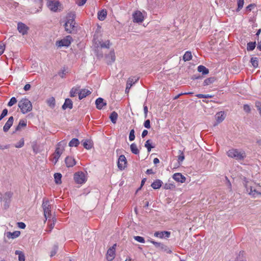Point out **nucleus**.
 <instances>
[{
    "instance_id": "72a5a7b5",
    "label": "nucleus",
    "mask_w": 261,
    "mask_h": 261,
    "mask_svg": "<svg viewBox=\"0 0 261 261\" xmlns=\"http://www.w3.org/2000/svg\"><path fill=\"white\" fill-rule=\"evenodd\" d=\"M83 146L87 149H90L93 147V144L90 140L87 139L83 142Z\"/></svg>"
},
{
    "instance_id": "ddd939ff",
    "label": "nucleus",
    "mask_w": 261,
    "mask_h": 261,
    "mask_svg": "<svg viewBox=\"0 0 261 261\" xmlns=\"http://www.w3.org/2000/svg\"><path fill=\"white\" fill-rule=\"evenodd\" d=\"M133 21L134 22L140 23L142 22L144 20V17L142 13L139 11H137L133 14Z\"/></svg>"
},
{
    "instance_id": "a18cd8bd",
    "label": "nucleus",
    "mask_w": 261,
    "mask_h": 261,
    "mask_svg": "<svg viewBox=\"0 0 261 261\" xmlns=\"http://www.w3.org/2000/svg\"><path fill=\"white\" fill-rule=\"evenodd\" d=\"M175 188V185L172 183H166L164 186V189L166 190L173 189Z\"/></svg>"
},
{
    "instance_id": "cd10ccee",
    "label": "nucleus",
    "mask_w": 261,
    "mask_h": 261,
    "mask_svg": "<svg viewBox=\"0 0 261 261\" xmlns=\"http://www.w3.org/2000/svg\"><path fill=\"white\" fill-rule=\"evenodd\" d=\"M197 70L199 72L202 73L203 75H206L209 73L208 69L203 65L198 66Z\"/></svg>"
},
{
    "instance_id": "39448f33",
    "label": "nucleus",
    "mask_w": 261,
    "mask_h": 261,
    "mask_svg": "<svg viewBox=\"0 0 261 261\" xmlns=\"http://www.w3.org/2000/svg\"><path fill=\"white\" fill-rule=\"evenodd\" d=\"M42 207L43 209L44 216L46 220L48 218L51 216V205L49 204V200L45 198L43 200Z\"/></svg>"
},
{
    "instance_id": "b1692460",
    "label": "nucleus",
    "mask_w": 261,
    "mask_h": 261,
    "mask_svg": "<svg viewBox=\"0 0 261 261\" xmlns=\"http://www.w3.org/2000/svg\"><path fill=\"white\" fill-rule=\"evenodd\" d=\"M163 184V182L160 179L155 180L151 185V187L154 190L160 189Z\"/></svg>"
},
{
    "instance_id": "09e8293b",
    "label": "nucleus",
    "mask_w": 261,
    "mask_h": 261,
    "mask_svg": "<svg viewBox=\"0 0 261 261\" xmlns=\"http://www.w3.org/2000/svg\"><path fill=\"white\" fill-rule=\"evenodd\" d=\"M17 102V99L15 97H12L8 103V106L11 107Z\"/></svg>"
},
{
    "instance_id": "bb28decb",
    "label": "nucleus",
    "mask_w": 261,
    "mask_h": 261,
    "mask_svg": "<svg viewBox=\"0 0 261 261\" xmlns=\"http://www.w3.org/2000/svg\"><path fill=\"white\" fill-rule=\"evenodd\" d=\"M107 15V11L102 10L98 12L97 17L99 20L102 21L106 19Z\"/></svg>"
},
{
    "instance_id": "5fc2aeb1",
    "label": "nucleus",
    "mask_w": 261,
    "mask_h": 261,
    "mask_svg": "<svg viewBox=\"0 0 261 261\" xmlns=\"http://www.w3.org/2000/svg\"><path fill=\"white\" fill-rule=\"evenodd\" d=\"M255 107L257 108V110L258 111L260 116H261V102L256 101Z\"/></svg>"
},
{
    "instance_id": "f03ea898",
    "label": "nucleus",
    "mask_w": 261,
    "mask_h": 261,
    "mask_svg": "<svg viewBox=\"0 0 261 261\" xmlns=\"http://www.w3.org/2000/svg\"><path fill=\"white\" fill-rule=\"evenodd\" d=\"M67 142L64 140L59 142L56 146V150L54 153V159L55 160V164H56L58 162L61 155L62 154L64 150V148L66 146Z\"/></svg>"
},
{
    "instance_id": "4c0bfd02",
    "label": "nucleus",
    "mask_w": 261,
    "mask_h": 261,
    "mask_svg": "<svg viewBox=\"0 0 261 261\" xmlns=\"http://www.w3.org/2000/svg\"><path fill=\"white\" fill-rule=\"evenodd\" d=\"M80 144L79 140L76 138L72 139L69 143L70 147H77Z\"/></svg>"
},
{
    "instance_id": "412c9836",
    "label": "nucleus",
    "mask_w": 261,
    "mask_h": 261,
    "mask_svg": "<svg viewBox=\"0 0 261 261\" xmlns=\"http://www.w3.org/2000/svg\"><path fill=\"white\" fill-rule=\"evenodd\" d=\"M73 107L72 101L69 98L65 99V102L63 105L62 108L63 110H66L67 108L71 109Z\"/></svg>"
},
{
    "instance_id": "603ef678",
    "label": "nucleus",
    "mask_w": 261,
    "mask_h": 261,
    "mask_svg": "<svg viewBox=\"0 0 261 261\" xmlns=\"http://www.w3.org/2000/svg\"><path fill=\"white\" fill-rule=\"evenodd\" d=\"M134 239L140 242V243H145V239L143 237H140V236H135L134 237Z\"/></svg>"
},
{
    "instance_id": "58836bf2",
    "label": "nucleus",
    "mask_w": 261,
    "mask_h": 261,
    "mask_svg": "<svg viewBox=\"0 0 261 261\" xmlns=\"http://www.w3.org/2000/svg\"><path fill=\"white\" fill-rule=\"evenodd\" d=\"M192 56L191 51H187L183 56V60L185 61H189L192 59Z\"/></svg>"
},
{
    "instance_id": "c85d7f7f",
    "label": "nucleus",
    "mask_w": 261,
    "mask_h": 261,
    "mask_svg": "<svg viewBox=\"0 0 261 261\" xmlns=\"http://www.w3.org/2000/svg\"><path fill=\"white\" fill-rule=\"evenodd\" d=\"M12 195L13 193L11 192H7L5 194L3 199L5 203H10Z\"/></svg>"
},
{
    "instance_id": "4be33fe9",
    "label": "nucleus",
    "mask_w": 261,
    "mask_h": 261,
    "mask_svg": "<svg viewBox=\"0 0 261 261\" xmlns=\"http://www.w3.org/2000/svg\"><path fill=\"white\" fill-rule=\"evenodd\" d=\"M27 120L26 119H21L20 120L18 125L16 127L15 130L13 132V134L15 133L17 131H19L21 127H24L27 126Z\"/></svg>"
},
{
    "instance_id": "a878e982",
    "label": "nucleus",
    "mask_w": 261,
    "mask_h": 261,
    "mask_svg": "<svg viewBox=\"0 0 261 261\" xmlns=\"http://www.w3.org/2000/svg\"><path fill=\"white\" fill-rule=\"evenodd\" d=\"M96 42L95 44H97V47L100 46L101 48H109L110 46V40H108L105 42H101L100 41Z\"/></svg>"
},
{
    "instance_id": "20e7f679",
    "label": "nucleus",
    "mask_w": 261,
    "mask_h": 261,
    "mask_svg": "<svg viewBox=\"0 0 261 261\" xmlns=\"http://www.w3.org/2000/svg\"><path fill=\"white\" fill-rule=\"evenodd\" d=\"M227 155L237 160H243L246 158V153L244 151H239L238 149L234 148L229 149L227 152Z\"/></svg>"
},
{
    "instance_id": "9d476101",
    "label": "nucleus",
    "mask_w": 261,
    "mask_h": 261,
    "mask_svg": "<svg viewBox=\"0 0 261 261\" xmlns=\"http://www.w3.org/2000/svg\"><path fill=\"white\" fill-rule=\"evenodd\" d=\"M127 160L124 155L119 156L118 160V168L121 170H124L126 167Z\"/></svg>"
},
{
    "instance_id": "3c124183",
    "label": "nucleus",
    "mask_w": 261,
    "mask_h": 261,
    "mask_svg": "<svg viewBox=\"0 0 261 261\" xmlns=\"http://www.w3.org/2000/svg\"><path fill=\"white\" fill-rule=\"evenodd\" d=\"M179 152L180 153V154L178 156V163H180L182 162L185 159V155L184 152L181 150H179Z\"/></svg>"
},
{
    "instance_id": "a19ab883",
    "label": "nucleus",
    "mask_w": 261,
    "mask_h": 261,
    "mask_svg": "<svg viewBox=\"0 0 261 261\" xmlns=\"http://www.w3.org/2000/svg\"><path fill=\"white\" fill-rule=\"evenodd\" d=\"M48 105L51 108H54L55 106V99L54 97H50L47 100Z\"/></svg>"
},
{
    "instance_id": "e2e57ef3",
    "label": "nucleus",
    "mask_w": 261,
    "mask_h": 261,
    "mask_svg": "<svg viewBox=\"0 0 261 261\" xmlns=\"http://www.w3.org/2000/svg\"><path fill=\"white\" fill-rule=\"evenodd\" d=\"M143 109H144V116H145V118H146L147 116L148 108L146 106L144 105Z\"/></svg>"
},
{
    "instance_id": "2f4dec72",
    "label": "nucleus",
    "mask_w": 261,
    "mask_h": 261,
    "mask_svg": "<svg viewBox=\"0 0 261 261\" xmlns=\"http://www.w3.org/2000/svg\"><path fill=\"white\" fill-rule=\"evenodd\" d=\"M256 42H249L247 44V51H252L256 47Z\"/></svg>"
},
{
    "instance_id": "de8ad7c7",
    "label": "nucleus",
    "mask_w": 261,
    "mask_h": 261,
    "mask_svg": "<svg viewBox=\"0 0 261 261\" xmlns=\"http://www.w3.org/2000/svg\"><path fill=\"white\" fill-rule=\"evenodd\" d=\"M135 139V130L134 129H132L130 130L129 135V140L130 141H133Z\"/></svg>"
},
{
    "instance_id": "680f3d73",
    "label": "nucleus",
    "mask_w": 261,
    "mask_h": 261,
    "mask_svg": "<svg viewBox=\"0 0 261 261\" xmlns=\"http://www.w3.org/2000/svg\"><path fill=\"white\" fill-rule=\"evenodd\" d=\"M8 114V110L7 109H5L3 110L2 114H1V116L2 117H5L7 116Z\"/></svg>"
},
{
    "instance_id": "a211bd4d",
    "label": "nucleus",
    "mask_w": 261,
    "mask_h": 261,
    "mask_svg": "<svg viewBox=\"0 0 261 261\" xmlns=\"http://www.w3.org/2000/svg\"><path fill=\"white\" fill-rule=\"evenodd\" d=\"M173 178L177 182L184 183L186 181V177L180 173H176L173 175Z\"/></svg>"
},
{
    "instance_id": "5701e85b",
    "label": "nucleus",
    "mask_w": 261,
    "mask_h": 261,
    "mask_svg": "<svg viewBox=\"0 0 261 261\" xmlns=\"http://www.w3.org/2000/svg\"><path fill=\"white\" fill-rule=\"evenodd\" d=\"M20 234V232L19 231H15L13 232L8 231L7 232L6 235L8 239H14L18 237Z\"/></svg>"
},
{
    "instance_id": "e433bc0d",
    "label": "nucleus",
    "mask_w": 261,
    "mask_h": 261,
    "mask_svg": "<svg viewBox=\"0 0 261 261\" xmlns=\"http://www.w3.org/2000/svg\"><path fill=\"white\" fill-rule=\"evenodd\" d=\"M250 63L254 68L258 66V59L257 57H252L250 59Z\"/></svg>"
},
{
    "instance_id": "7c9ffc66",
    "label": "nucleus",
    "mask_w": 261,
    "mask_h": 261,
    "mask_svg": "<svg viewBox=\"0 0 261 261\" xmlns=\"http://www.w3.org/2000/svg\"><path fill=\"white\" fill-rule=\"evenodd\" d=\"M62 174L60 173H56L54 174L55 182L57 185H60L62 183Z\"/></svg>"
},
{
    "instance_id": "f704fd0d",
    "label": "nucleus",
    "mask_w": 261,
    "mask_h": 261,
    "mask_svg": "<svg viewBox=\"0 0 261 261\" xmlns=\"http://www.w3.org/2000/svg\"><path fill=\"white\" fill-rule=\"evenodd\" d=\"M15 254L16 255H18L19 261H24L25 260L24 254L21 251L16 250L15 251Z\"/></svg>"
},
{
    "instance_id": "aec40b11",
    "label": "nucleus",
    "mask_w": 261,
    "mask_h": 261,
    "mask_svg": "<svg viewBox=\"0 0 261 261\" xmlns=\"http://www.w3.org/2000/svg\"><path fill=\"white\" fill-rule=\"evenodd\" d=\"M91 93V92L90 90L86 89H83L79 93V98L80 100H81L87 96L90 95Z\"/></svg>"
},
{
    "instance_id": "864d4df0",
    "label": "nucleus",
    "mask_w": 261,
    "mask_h": 261,
    "mask_svg": "<svg viewBox=\"0 0 261 261\" xmlns=\"http://www.w3.org/2000/svg\"><path fill=\"white\" fill-rule=\"evenodd\" d=\"M138 80V79H136L135 82H133V79L131 77L128 78L127 81L126 85L128 86H130V88L132 86L133 84H135L137 81Z\"/></svg>"
},
{
    "instance_id": "4d7b16f0",
    "label": "nucleus",
    "mask_w": 261,
    "mask_h": 261,
    "mask_svg": "<svg viewBox=\"0 0 261 261\" xmlns=\"http://www.w3.org/2000/svg\"><path fill=\"white\" fill-rule=\"evenodd\" d=\"M144 126L146 128H150V121L149 119L146 120L144 123Z\"/></svg>"
},
{
    "instance_id": "13d9d810",
    "label": "nucleus",
    "mask_w": 261,
    "mask_h": 261,
    "mask_svg": "<svg viewBox=\"0 0 261 261\" xmlns=\"http://www.w3.org/2000/svg\"><path fill=\"white\" fill-rule=\"evenodd\" d=\"M255 7V5L254 4H251L249 5L246 8L247 11H251L252 9Z\"/></svg>"
},
{
    "instance_id": "9b49d317",
    "label": "nucleus",
    "mask_w": 261,
    "mask_h": 261,
    "mask_svg": "<svg viewBox=\"0 0 261 261\" xmlns=\"http://www.w3.org/2000/svg\"><path fill=\"white\" fill-rule=\"evenodd\" d=\"M29 29V28L24 23L21 22H19L17 23V30L22 35L27 34Z\"/></svg>"
},
{
    "instance_id": "79ce46f5",
    "label": "nucleus",
    "mask_w": 261,
    "mask_h": 261,
    "mask_svg": "<svg viewBox=\"0 0 261 261\" xmlns=\"http://www.w3.org/2000/svg\"><path fill=\"white\" fill-rule=\"evenodd\" d=\"M249 194L251 195H252L254 197H255L257 195H261L260 192L257 191L255 189L253 190V189L251 187H250V191Z\"/></svg>"
},
{
    "instance_id": "49530a36",
    "label": "nucleus",
    "mask_w": 261,
    "mask_h": 261,
    "mask_svg": "<svg viewBox=\"0 0 261 261\" xmlns=\"http://www.w3.org/2000/svg\"><path fill=\"white\" fill-rule=\"evenodd\" d=\"M58 249V245L57 244H55L53 246V249L50 253L51 257H53V256L55 255V254L57 253Z\"/></svg>"
},
{
    "instance_id": "774afa93",
    "label": "nucleus",
    "mask_w": 261,
    "mask_h": 261,
    "mask_svg": "<svg viewBox=\"0 0 261 261\" xmlns=\"http://www.w3.org/2000/svg\"><path fill=\"white\" fill-rule=\"evenodd\" d=\"M5 45H0V53L1 55H2L5 50Z\"/></svg>"
},
{
    "instance_id": "c756f323",
    "label": "nucleus",
    "mask_w": 261,
    "mask_h": 261,
    "mask_svg": "<svg viewBox=\"0 0 261 261\" xmlns=\"http://www.w3.org/2000/svg\"><path fill=\"white\" fill-rule=\"evenodd\" d=\"M118 114L115 111L112 112L111 113V114H110L109 118H110L111 122L113 124H115L116 123V121H117V120L118 118Z\"/></svg>"
},
{
    "instance_id": "393cba45",
    "label": "nucleus",
    "mask_w": 261,
    "mask_h": 261,
    "mask_svg": "<svg viewBox=\"0 0 261 261\" xmlns=\"http://www.w3.org/2000/svg\"><path fill=\"white\" fill-rule=\"evenodd\" d=\"M106 58L110 59L111 60L108 61V64H112V63L114 62L116 59L114 50L113 49L111 50L110 53L108 55H107Z\"/></svg>"
},
{
    "instance_id": "1a4fd4ad",
    "label": "nucleus",
    "mask_w": 261,
    "mask_h": 261,
    "mask_svg": "<svg viewBox=\"0 0 261 261\" xmlns=\"http://www.w3.org/2000/svg\"><path fill=\"white\" fill-rule=\"evenodd\" d=\"M116 244H115L110 247L107 251L106 254L107 259L109 261H112L115 256V250H116Z\"/></svg>"
},
{
    "instance_id": "0e129e2a",
    "label": "nucleus",
    "mask_w": 261,
    "mask_h": 261,
    "mask_svg": "<svg viewBox=\"0 0 261 261\" xmlns=\"http://www.w3.org/2000/svg\"><path fill=\"white\" fill-rule=\"evenodd\" d=\"M86 1L87 0H80V1L77 3V4L78 6H82L86 3Z\"/></svg>"
},
{
    "instance_id": "7ed1b4c3",
    "label": "nucleus",
    "mask_w": 261,
    "mask_h": 261,
    "mask_svg": "<svg viewBox=\"0 0 261 261\" xmlns=\"http://www.w3.org/2000/svg\"><path fill=\"white\" fill-rule=\"evenodd\" d=\"M18 107L23 114L30 112L32 110L31 102L27 98H22L18 103Z\"/></svg>"
},
{
    "instance_id": "0eeeda50",
    "label": "nucleus",
    "mask_w": 261,
    "mask_h": 261,
    "mask_svg": "<svg viewBox=\"0 0 261 261\" xmlns=\"http://www.w3.org/2000/svg\"><path fill=\"white\" fill-rule=\"evenodd\" d=\"M72 37L70 36H67L66 38L61 39L56 42V45L59 47L66 46L68 47L71 44Z\"/></svg>"
},
{
    "instance_id": "4468645a",
    "label": "nucleus",
    "mask_w": 261,
    "mask_h": 261,
    "mask_svg": "<svg viewBox=\"0 0 261 261\" xmlns=\"http://www.w3.org/2000/svg\"><path fill=\"white\" fill-rule=\"evenodd\" d=\"M170 232L168 231H156L154 236L156 237L163 238H168L170 236Z\"/></svg>"
},
{
    "instance_id": "6e6552de",
    "label": "nucleus",
    "mask_w": 261,
    "mask_h": 261,
    "mask_svg": "<svg viewBox=\"0 0 261 261\" xmlns=\"http://www.w3.org/2000/svg\"><path fill=\"white\" fill-rule=\"evenodd\" d=\"M74 179L75 181L80 184H83L86 181L85 174L83 172H77L74 174Z\"/></svg>"
},
{
    "instance_id": "6e6d98bb",
    "label": "nucleus",
    "mask_w": 261,
    "mask_h": 261,
    "mask_svg": "<svg viewBox=\"0 0 261 261\" xmlns=\"http://www.w3.org/2000/svg\"><path fill=\"white\" fill-rule=\"evenodd\" d=\"M193 93L192 92H186V93H179L178 94V95H177L176 96H175L174 97V99L175 100V99H178L181 95H190V94H192Z\"/></svg>"
},
{
    "instance_id": "473e14b6",
    "label": "nucleus",
    "mask_w": 261,
    "mask_h": 261,
    "mask_svg": "<svg viewBox=\"0 0 261 261\" xmlns=\"http://www.w3.org/2000/svg\"><path fill=\"white\" fill-rule=\"evenodd\" d=\"M216 79L215 77H210L207 78L203 82V86H208L211 84L213 83L216 81Z\"/></svg>"
},
{
    "instance_id": "338daca9",
    "label": "nucleus",
    "mask_w": 261,
    "mask_h": 261,
    "mask_svg": "<svg viewBox=\"0 0 261 261\" xmlns=\"http://www.w3.org/2000/svg\"><path fill=\"white\" fill-rule=\"evenodd\" d=\"M31 87V85H30V84H26V85L24 86V88H23V89H24L25 91H28V90H29L30 89Z\"/></svg>"
},
{
    "instance_id": "69168bd1",
    "label": "nucleus",
    "mask_w": 261,
    "mask_h": 261,
    "mask_svg": "<svg viewBox=\"0 0 261 261\" xmlns=\"http://www.w3.org/2000/svg\"><path fill=\"white\" fill-rule=\"evenodd\" d=\"M59 75L62 77L63 78L64 76V75H65V69H63L61 71L59 72Z\"/></svg>"
},
{
    "instance_id": "423d86ee",
    "label": "nucleus",
    "mask_w": 261,
    "mask_h": 261,
    "mask_svg": "<svg viewBox=\"0 0 261 261\" xmlns=\"http://www.w3.org/2000/svg\"><path fill=\"white\" fill-rule=\"evenodd\" d=\"M150 242L153 244L156 248L162 251L166 252L167 253H171L172 252L171 250L163 243L156 242L154 241H150Z\"/></svg>"
},
{
    "instance_id": "2eb2a0df",
    "label": "nucleus",
    "mask_w": 261,
    "mask_h": 261,
    "mask_svg": "<svg viewBox=\"0 0 261 261\" xmlns=\"http://www.w3.org/2000/svg\"><path fill=\"white\" fill-rule=\"evenodd\" d=\"M65 163L67 167H72L76 164V161L75 159L71 156H67L65 159Z\"/></svg>"
},
{
    "instance_id": "ea45409f",
    "label": "nucleus",
    "mask_w": 261,
    "mask_h": 261,
    "mask_svg": "<svg viewBox=\"0 0 261 261\" xmlns=\"http://www.w3.org/2000/svg\"><path fill=\"white\" fill-rule=\"evenodd\" d=\"M144 146L147 148L148 152H150L151 149L154 147V146H152L151 144V140H147L145 143Z\"/></svg>"
},
{
    "instance_id": "6ab92c4d",
    "label": "nucleus",
    "mask_w": 261,
    "mask_h": 261,
    "mask_svg": "<svg viewBox=\"0 0 261 261\" xmlns=\"http://www.w3.org/2000/svg\"><path fill=\"white\" fill-rule=\"evenodd\" d=\"M225 117V116L223 111H220L217 113L215 115V119L217 121V124H215L214 125H216L217 124L222 122L224 120Z\"/></svg>"
},
{
    "instance_id": "c03bdc74",
    "label": "nucleus",
    "mask_w": 261,
    "mask_h": 261,
    "mask_svg": "<svg viewBox=\"0 0 261 261\" xmlns=\"http://www.w3.org/2000/svg\"><path fill=\"white\" fill-rule=\"evenodd\" d=\"M238 8L236 10L237 12H239L241 10L244 5V0H237Z\"/></svg>"
},
{
    "instance_id": "37998d69",
    "label": "nucleus",
    "mask_w": 261,
    "mask_h": 261,
    "mask_svg": "<svg viewBox=\"0 0 261 261\" xmlns=\"http://www.w3.org/2000/svg\"><path fill=\"white\" fill-rule=\"evenodd\" d=\"M79 90V87L72 88L70 91V96L71 97H74L76 96Z\"/></svg>"
},
{
    "instance_id": "bf43d9fd",
    "label": "nucleus",
    "mask_w": 261,
    "mask_h": 261,
    "mask_svg": "<svg viewBox=\"0 0 261 261\" xmlns=\"http://www.w3.org/2000/svg\"><path fill=\"white\" fill-rule=\"evenodd\" d=\"M243 109L247 113H249L251 111L250 108L248 105H244L243 106Z\"/></svg>"
},
{
    "instance_id": "052dcab7",
    "label": "nucleus",
    "mask_w": 261,
    "mask_h": 261,
    "mask_svg": "<svg viewBox=\"0 0 261 261\" xmlns=\"http://www.w3.org/2000/svg\"><path fill=\"white\" fill-rule=\"evenodd\" d=\"M18 227H19L21 229H24L26 225L23 222H18L17 223Z\"/></svg>"
},
{
    "instance_id": "f3484780",
    "label": "nucleus",
    "mask_w": 261,
    "mask_h": 261,
    "mask_svg": "<svg viewBox=\"0 0 261 261\" xmlns=\"http://www.w3.org/2000/svg\"><path fill=\"white\" fill-rule=\"evenodd\" d=\"M95 105L97 109L101 110L104 106L107 105V102L102 98L99 97L96 99L95 101Z\"/></svg>"
},
{
    "instance_id": "f257e3e1",
    "label": "nucleus",
    "mask_w": 261,
    "mask_h": 261,
    "mask_svg": "<svg viewBox=\"0 0 261 261\" xmlns=\"http://www.w3.org/2000/svg\"><path fill=\"white\" fill-rule=\"evenodd\" d=\"M75 14L74 12H70L67 14V20L64 24V28L65 31L69 34H71L74 31L75 26Z\"/></svg>"
},
{
    "instance_id": "c9c22d12",
    "label": "nucleus",
    "mask_w": 261,
    "mask_h": 261,
    "mask_svg": "<svg viewBox=\"0 0 261 261\" xmlns=\"http://www.w3.org/2000/svg\"><path fill=\"white\" fill-rule=\"evenodd\" d=\"M130 149L132 152L135 154H138L139 153V150L138 149L137 145L135 143H132L130 146Z\"/></svg>"
},
{
    "instance_id": "f8f14e48",
    "label": "nucleus",
    "mask_w": 261,
    "mask_h": 261,
    "mask_svg": "<svg viewBox=\"0 0 261 261\" xmlns=\"http://www.w3.org/2000/svg\"><path fill=\"white\" fill-rule=\"evenodd\" d=\"M60 4L59 2L54 1H49L47 3L48 8L54 12H56L57 11Z\"/></svg>"
},
{
    "instance_id": "dca6fc26",
    "label": "nucleus",
    "mask_w": 261,
    "mask_h": 261,
    "mask_svg": "<svg viewBox=\"0 0 261 261\" xmlns=\"http://www.w3.org/2000/svg\"><path fill=\"white\" fill-rule=\"evenodd\" d=\"M14 121V118L11 116L9 118L8 121L5 123L3 127V130L4 132H7L10 127L12 126Z\"/></svg>"
},
{
    "instance_id": "8fccbe9b",
    "label": "nucleus",
    "mask_w": 261,
    "mask_h": 261,
    "mask_svg": "<svg viewBox=\"0 0 261 261\" xmlns=\"http://www.w3.org/2000/svg\"><path fill=\"white\" fill-rule=\"evenodd\" d=\"M24 139L21 138L19 141L15 144V147L16 148H21L24 145Z\"/></svg>"
}]
</instances>
